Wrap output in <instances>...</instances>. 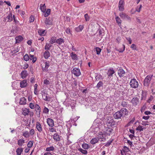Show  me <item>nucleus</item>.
Segmentation results:
<instances>
[{
    "mask_svg": "<svg viewBox=\"0 0 155 155\" xmlns=\"http://www.w3.org/2000/svg\"><path fill=\"white\" fill-rule=\"evenodd\" d=\"M128 111L126 108H122L120 110L116 112L113 115L114 118L115 119H121L123 115L124 116L128 115Z\"/></svg>",
    "mask_w": 155,
    "mask_h": 155,
    "instance_id": "1",
    "label": "nucleus"
},
{
    "mask_svg": "<svg viewBox=\"0 0 155 155\" xmlns=\"http://www.w3.org/2000/svg\"><path fill=\"white\" fill-rule=\"evenodd\" d=\"M44 64L42 66L43 72H48L49 68L50 66V62L49 61H45L44 62Z\"/></svg>",
    "mask_w": 155,
    "mask_h": 155,
    "instance_id": "2",
    "label": "nucleus"
},
{
    "mask_svg": "<svg viewBox=\"0 0 155 155\" xmlns=\"http://www.w3.org/2000/svg\"><path fill=\"white\" fill-rule=\"evenodd\" d=\"M130 85L131 87L134 89L137 88L139 87L138 82L135 78L131 80L130 82Z\"/></svg>",
    "mask_w": 155,
    "mask_h": 155,
    "instance_id": "3",
    "label": "nucleus"
},
{
    "mask_svg": "<svg viewBox=\"0 0 155 155\" xmlns=\"http://www.w3.org/2000/svg\"><path fill=\"white\" fill-rule=\"evenodd\" d=\"M106 123L108 126L115 127L116 125L114 120L110 117H108L106 120Z\"/></svg>",
    "mask_w": 155,
    "mask_h": 155,
    "instance_id": "4",
    "label": "nucleus"
},
{
    "mask_svg": "<svg viewBox=\"0 0 155 155\" xmlns=\"http://www.w3.org/2000/svg\"><path fill=\"white\" fill-rule=\"evenodd\" d=\"M152 76L147 75L145 78L144 81V85L145 86H148L151 79Z\"/></svg>",
    "mask_w": 155,
    "mask_h": 155,
    "instance_id": "5",
    "label": "nucleus"
},
{
    "mask_svg": "<svg viewBox=\"0 0 155 155\" xmlns=\"http://www.w3.org/2000/svg\"><path fill=\"white\" fill-rule=\"evenodd\" d=\"M119 16L120 18L123 19H126L128 21L131 20V18L128 15L123 12H121L119 13Z\"/></svg>",
    "mask_w": 155,
    "mask_h": 155,
    "instance_id": "6",
    "label": "nucleus"
},
{
    "mask_svg": "<svg viewBox=\"0 0 155 155\" xmlns=\"http://www.w3.org/2000/svg\"><path fill=\"white\" fill-rule=\"evenodd\" d=\"M71 73L77 77L79 76L81 74L80 69L76 68H74L71 71Z\"/></svg>",
    "mask_w": 155,
    "mask_h": 155,
    "instance_id": "7",
    "label": "nucleus"
},
{
    "mask_svg": "<svg viewBox=\"0 0 155 155\" xmlns=\"http://www.w3.org/2000/svg\"><path fill=\"white\" fill-rule=\"evenodd\" d=\"M124 0H120L118 4V8L119 11H123L124 10Z\"/></svg>",
    "mask_w": 155,
    "mask_h": 155,
    "instance_id": "8",
    "label": "nucleus"
},
{
    "mask_svg": "<svg viewBox=\"0 0 155 155\" xmlns=\"http://www.w3.org/2000/svg\"><path fill=\"white\" fill-rule=\"evenodd\" d=\"M130 151L129 148L126 146H124L123 149L120 150L121 155H126V153Z\"/></svg>",
    "mask_w": 155,
    "mask_h": 155,
    "instance_id": "9",
    "label": "nucleus"
},
{
    "mask_svg": "<svg viewBox=\"0 0 155 155\" xmlns=\"http://www.w3.org/2000/svg\"><path fill=\"white\" fill-rule=\"evenodd\" d=\"M47 122L48 125L50 127H52L54 126L53 120L51 118H48L47 120Z\"/></svg>",
    "mask_w": 155,
    "mask_h": 155,
    "instance_id": "10",
    "label": "nucleus"
},
{
    "mask_svg": "<svg viewBox=\"0 0 155 155\" xmlns=\"http://www.w3.org/2000/svg\"><path fill=\"white\" fill-rule=\"evenodd\" d=\"M36 127L37 129L39 132H41L42 131V126L39 122H36Z\"/></svg>",
    "mask_w": 155,
    "mask_h": 155,
    "instance_id": "11",
    "label": "nucleus"
},
{
    "mask_svg": "<svg viewBox=\"0 0 155 155\" xmlns=\"http://www.w3.org/2000/svg\"><path fill=\"white\" fill-rule=\"evenodd\" d=\"M45 23L46 25H52L53 19L51 18H50L49 17L48 18H47L45 21Z\"/></svg>",
    "mask_w": 155,
    "mask_h": 155,
    "instance_id": "12",
    "label": "nucleus"
},
{
    "mask_svg": "<svg viewBox=\"0 0 155 155\" xmlns=\"http://www.w3.org/2000/svg\"><path fill=\"white\" fill-rule=\"evenodd\" d=\"M5 20H7V22H11L13 20L12 14L10 12L9 15L5 18Z\"/></svg>",
    "mask_w": 155,
    "mask_h": 155,
    "instance_id": "13",
    "label": "nucleus"
},
{
    "mask_svg": "<svg viewBox=\"0 0 155 155\" xmlns=\"http://www.w3.org/2000/svg\"><path fill=\"white\" fill-rule=\"evenodd\" d=\"M131 102L133 106H135L139 103V99L137 97H134L132 99Z\"/></svg>",
    "mask_w": 155,
    "mask_h": 155,
    "instance_id": "14",
    "label": "nucleus"
},
{
    "mask_svg": "<svg viewBox=\"0 0 155 155\" xmlns=\"http://www.w3.org/2000/svg\"><path fill=\"white\" fill-rule=\"evenodd\" d=\"M22 111V114L25 116L28 115L30 113L29 109L26 108H23Z\"/></svg>",
    "mask_w": 155,
    "mask_h": 155,
    "instance_id": "15",
    "label": "nucleus"
},
{
    "mask_svg": "<svg viewBox=\"0 0 155 155\" xmlns=\"http://www.w3.org/2000/svg\"><path fill=\"white\" fill-rule=\"evenodd\" d=\"M23 39V37L21 35L17 36L15 38L16 43H19L21 42Z\"/></svg>",
    "mask_w": 155,
    "mask_h": 155,
    "instance_id": "16",
    "label": "nucleus"
},
{
    "mask_svg": "<svg viewBox=\"0 0 155 155\" xmlns=\"http://www.w3.org/2000/svg\"><path fill=\"white\" fill-rule=\"evenodd\" d=\"M27 85L26 80H23L21 81L20 83V86L21 88H23L26 87Z\"/></svg>",
    "mask_w": 155,
    "mask_h": 155,
    "instance_id": "17",
    "label": "nucleus"
},
{
    "mask_svg": "<svg viewBox=\"0 0 155 155\" xmlns=\"http://www.w3.org/2000/svg\"><path fill=\"white\" fill-rule=\"evenodd\" d=\"M118 73L120 77H123L125 74V72L122 68H120L118 70Z\"/></svg>",
    "mask_w": 155,
    "mask_h": 155,
    "instance_id": "18",
    "label": "nucleus"
},
{
    "mask_svg": "<svg viewBox=\"0 0 155 155\" xmlns=\"http://www.w3.org/2000/svg\"><path fill=\"white\" fill-rule=\"evenodd\" d=\"M50 54L49 52L48 51H46L43 54V56L45 59H48L50 57Z\"/></svg>",
    "mask_w": 155,
    "mask_h": 155,
    "instance_id": "19",
    "label": "nucleus"
},
{
    "mask_svg": "<svg viewBox=\"0 0 155 155\" xmlns=\"http://www.w3.org/2000/svg\"><path fill=\"white\" fill-rule=\"evenodd\" d=\"M95 78L96 80L97 81L102 80L103 78L101 75L97 73L95 74Z\"/></svg>",
    "mask_w": 155,
    "mask_h": 155,
    "instance_id": "20",
    "label": "nucleus"
},
{
    "mask_svg": "<svg viewBox=\"0 0 155 155\" xmlns=\"http://www.w3.org/2000/svg\"><path fill=\"white\" fill-rule=\"evenodd\" d=\"M99 140V139L98 138L95 137L93 138L91 140V143L92 144H94L97 143Z\"/></svg>",
    "mask_w": 155,
    "mask_h": 155,
    "instance_id": "21",
    "label": "nucleus"
},
{
    "mask_svg": "<svg viewBox=\"0 0 155 155\" xmlns=\"http://www.w3.org/2000/svg\"><path fill=\"white\" fill-rule=\"evenodd\" d=\"M27 75V71L26 70L22 71L21 74V77L23 79L25 78Z\"/></svg>",
    "mask_w": 155,
    "mask_h": 155,
    "instance_id": "22",
    "label": "nucleus"
},
{
    "mask_svg": "<svg viewBox=\"0 0 155 155\" xmlns=\"http://www.w3.org/2000/svg\"><path fill=\"white\" fill-rule=\"evenodd\" d=\"M115 20L116 21V22L118 24L120 27H121V23L122 22V21L120 19V18L118 16H116L115 17Z\"/></svg>",
    "mask_w": 155,
    "mask_h": 155,
    "instance_id": "23",
    "label": "nucleus"
},
{
    "mask_svg": "<svg viewBox=\"0 0 155 155\" xmlns=\"http://www.w3.org/2000/svg\"><path fill=\"white\" fill-rule=\"evenodd\" d=\"M72 136H71V135H67V143L69 145L72 143V142L71 141L72 140Z\"/></svg>",
    "mask_w": 155,
    "mask_h": 155,
    "instance_id": "24",
    "label": "nucleus"
},
{
    "mask_svg": "<svg viewBox=\"0 0 155 155\" xmlns=\"http://www.w3.org/2000/svg\"><path fill=\"white\" fill-rule=\"evenodd\" d=\"M84 28V26L83 25H80L78 27L75 28V30L77 32L81 31Z\"/></svg>",
    "mask_w": 155,
    "mask_h": 155,
    "instance_id": "25",
    "label": "nucleus"
},
{
    "mask_svg": "<svg viewBox=\"0 0 155 155\" xmlns=\"http://www.w3.org/2000/svg\"><path fill=\"white\" fill-rule=\"evenodd\" d=\"M26 99L24 97H22L20 98L19 103L21 105H25L26 104Z\"/></svg>",
    "mask_w": 155,
    "mask_h": 155,
    "instance_id": "26",
    "label": "nucleus"
},
{
    "mask_svg": "<svg viewBox=\"0 0 155 155\" xmlns=\"http://www.w3.org/2000/svg\"><path fill=\"white\" fill-rule=\"evenodd\" d=\"M40 9H41L42 12L45 13L46 11V7L45 5V4H41L40 6Z\"/></svg>",
    "mask_w": 155,
    "mask_h": 155,
    "instance_id": "27",
    "label": "nucleus"
},
{
    "mask_svg": "<svg viewBox=\"0 0 155 155\" xmlns=\"http://www.w3.org/2000/svg\"><path fill=\"white\" fill-rule=\"evenodd\" d=\"M142 97L141 99L142 100H145L147 97V92L146 91H142Z\"/></svg>",
    "mask_w": 155,
    "mask_h": 155,
    "instance_id": "28",
    "label": "nucleus"
},
{
    "mask_svg": "<svg viewBox=\"0 0 155 155\" xmlns=\"http://www.w3.org/2000/svg\"><path fill=\"white\" fill-rule=\"evenodd\" d=\"M38 33L41 36H43L45 35L46 33L45 30L42 29L39 30L38 31Z\"/></svg>",
    "mask_w": 155,
    "mask_h": 155,
    "instance_id": "29",
    "label": "nucleus"
},
{
    "mask_svg": "<svg viewBox=\"0 0 155 155\" xmlns=\"http://www.w3.org/2000/svg\"><path fill=\"white\" fill-rule=\"evenodd\" d=\"M23 148L22 147L18 148L16 149V152L17 155H21L22 152L23 151Z\"/></svg>",
    "mask_w": 155,
    "mask_h": 155,
    "instance_id": "30",
    "label": "nucleus"
},
{
    "mask_svg": "<svg viewBox=\"0 0 155 155\" xmlns=\"http://www.w3.org/2000/svg\"><path fill=\"white\" fill-rule=\"evenodd\" d=\"M42 95L43 99L45 101H48L49 100V97L47 96V94L45 93V92H42Z\"/></svg>",
    "mask_w": 155,
    "mask_h": 155,
    "instance_id": "31",
    "label": "nucleus"
},
{
    "mask_svg": "<svg viewBox=\"0 0 155 155\" xmlns=\"http://www.w3.org/2000/svg\"><path fill=\"white\" fill-rule=\"evenodd\" d=\"M53 139L56 141H59L60 140V138L59 136L57 134H54L53 135Z\"/></svg>",
    "mask_w": 155,
    "mask_h": 155,
    "instance_id": "32",
    "label": "nucleus"
},
{
    "mask_svg": "<svg viewBox=\"0 0 155 155\" xmlns=\"http://www.w3.org/2000/svg\"><path fill=\"white\" fill-rule=\"evenodd\" d=\"M56 43L59 45H61L64 43V40L62 38H59L57 39L56 41Z\"/></svg>",
    "mask_w": 155,
    "mask_h": 155,
    "instance_id": "33",
    "label": "nucleus"
},
{
    "mask_svg": "<svg viewBox=\"0 0 155 155\" xmlns=\"http://www.w3.org/2000/svg\"><path fill=\"white\" fill-rule=\"evenodd\" d=\"M25 143L24 140L22 139H19L18 141V144L20 147H21Z\"/></svg>",
    "mask_w": 155,
    "mask_h": 155,
    "instance_id": "34",
    "label": "nucleus"
},
{
    "mask_svg": "<svg viewBox=\"0 0 155 155\" xmlns=\"http://www.w3.org/2000/svg\"><path fill=\"white\" fill-rule=\"evenodd\" d=\"M114 73L115 72L114 70L110 69L108 70L107 74L109 77L112 76L113 74H114Z\"/></svg>",
    "mask_w": 155,
    "mask_h": 155,
    "instance_id": "35",
    "label": "nucleus"
},
{
    "mask_svg": "<svg viewBox=\"0 0 155 155\" xmlns=\"http://www.w3.org/2000/svg\"><path fill=\"white\" fill-rule=\"evenodd\" d=\"M98 33L99 35H97V36H99V38H98L97 40L100 41L102 38V36L103 35H102L103 32L101 30H99L98 31Z\"/></svg>",
    "mask_w": 155,
    "mask_h": 155,
    "instance_id": "36",
    "label": "nucleus"
},
{
    "mask_svg": "<svg viewBox=\"0 0 155 155\" xmlns=\"http://www.w3.org/2000/svg\"><path fill=\"white\" fill-rule=\"evenodd\" d=\"M22 135L25 138H28L30 136L29 132L27 130L25 131L23 133Z\"/></svg>",
    "mask_w": 155,
    "mask_h": 155,
    "instance_id": "37",
    "label": "nucleus"
},
{
    "mask_svg": "<svg viewBox=\"0 0 155 155\" xmlns=\"http://www.w3.org/2000/svg\"><path fill=\"white\" fill-rule=\"evenodd\" d=\"M90 146L86 143H84L82 145V147L85 150H87L90 148Z\"/></svg>",
    "mask_w": 155,
    "mask_h": 155,
    "instance_id": "38",
    "label": "nucleus"
},
{
    "mask_svg": "<svg viewBox=\"0 0 155 155\" xmlns=\"http://www.w3.org/2000/svg\"><path fill=\"white\" fill-rule=\"evenodd\" d=\"M113 129L111 128H108L106 130V134H107V135H110L112 133Z\"/></svg>",
    "mask_w": 155,
    "mask_h": 155,
    "instance_id": "39",
    "label": "nucleus"
},
{
    "mask_svg": "<svg viewBox=\"0 0 155 155\" xmlns=\"http://www.w3.org/2000/svg\"><path fill=\"white\" fill-rule=\"evenodd\" d=\"M71 58L73 60H77L78 59L77 56L76 54H74L73 52L71 53Z\"/></svg>",
    "mask_w": 155,
    "mask_h": 155,
    "instance_id": "40",
    "label": "nucleus"
},
{
    "mask_svg": "<svg viewBox=\"0 0 155 155\" xmlns=\"http://www.w3.org/2000/svg\"><path fill=\"white\" fill-rule=\"evenodd\" d=\"M50 12L51 9L49 8L48 9L46 10V12L44 14V16L45 17L48 16L50 14Z\"/></svg>",
    "mask_w": 155,
    "mask_h": 155,
    "instance_id": "41",
    "label": "nucleus"
},
{
    "mask_svg": "<svg viewBox=\"0 0 155 155\" xmlns=\"http://www.w3.org/2000/svg\"><path fill=\"white\" fill-rule=\"evenodd\" d=\"M54 150V148L53 146H51L49 147H48L46 149V151L48 152H49L51 151H53Z\"/></svg>",
    "mask_w": 155,
    "mask_h": 155,
    "instance_id": "42",
    "label": "nucleus"
},
{
    "mask_svg": "<svg viewBox=\"0 0 155 155\" xmlns=\"http://www.w3.org/2000/svg\"><path fill=\"white\" fill-rule=\"evenodd\" d=\"M56 38L55 37H52L51 38L50 41V42L51 44H53L55 42H56Z\"/></svg>",
    "mask_w": 155,
    "mask_h": 155,
    "instance_id": "43",
    "label": "nucleus"
},
{
    "mask_svg": "<svg viewBox=\"0 0 155 155\" xmlns=\"http://www.w3.org/2000/svg\"><path fill=\"white\" fill-rule=\"evenodd\" d=\"M78 150L81 152L83 154L85 155L87 154V150H83L81 148H79V149H78Z\"/></svg>",
    "mask_w": 155,
    "mask_h": 155,
    "instance_id": "44",
    "label": "nucleus"
},
{
    "mask_svg": "<svg viewBox=\"0 0 155 155\" xmlns=\"http://www.w3.org/2000/svg\"><path fill=\"white\" fill-rule=\"evenodd\" d=\"M121 104L123 107H127L128 106L127 102L124 101H122Z\"/></svg>",
    "mask_w": 155,
    "mask_h": 155,
    "instance_id": "45",
    "label": "nucleus"
},
{
    "mask_svg": "<svg viewBox=\"0 0 155 155\" xmlns=\"http://www.w3.org/2000/svg\"><path fill=\"white\" fill-rule=\"evenodd\" d=\"M51 45L50 44L46 43L45 47V50L48 51L50 49V47H51Z\"/></svg>",
    "mask_w": 155,
    "mask_h": 155,
    "instance_id": "46",
    "label": "nucleus"
},
{
    "mask_svg": "<svg viewBox=\"0 0 155 155\" xmlns=\"http://www.w3.org/2000/svg\"><path fill=\"white\" fill-rule=\"evenodd\" d=\"M34 141H30L27 144V146L28 148H31L32 147Z\"/></svg>",
    "mask_w": 155,
    "mask_h": 155,
    "instance_id": "47",
    "label": "nucleus"
},
{
    "mask_svg": "<svg viewBox=\"0 0 155 155\" xmlns=\"http://www.w3.org/2000/svg\"><path fill=\"white\" fill-rule=\"evenodd\" d=\"M104 135L105 136V135L104 134H102L101 133L100 134H99L98 136V138L99 139H105V137H104Z\"/></svg>",
    "mask_w": 155,
    "mask_h": 155,
    "instance_id": "48",
    "label": "nucleus"
},
{
    "mask_svg": "<svg viewBox=\"0 0 155 155\" xmlns=\"http://www.w3.org/2000/svg\"><path fill=\"white\" fill-rule=\"evenodd\" d=\"M85 20L86 21H89L90 19V17L87 14H86L84 15Z\"/></svg>",
    "mask_w": 155,
    "mask_h": 155,
    "instance_id": "49",
    "label": "nucleus"
},
{
    "mask_svg": "<svg viewBox=\"0 0 155 155\" xmlns=\"http://www.w3.org/2000/svg\"><path fill=\"white\" fill-rule=\"evenodd\" d=\"M144 128L140 125H139L136 129L137 130L141 131L143 130Z\"/></svg>",
    "mask_w": 155,
    "mask_h": 155,
    "instance_id": "50",
    "label": "nucleus"
},
{
    "mask_svg": "<svg viewBox=\"0 0 155 155\" xmlns=\"http://www.w3.org/2000/svg\"><path fill=\"white\" fill-rule=\"evenodd\" d=\"M96 50L97 52V54L99 55L100 54V53L101 51V49L99 47H96Z\"/></svg>",
    "mask_w": 155,
    "mask_h": 155,
    "instance_id": "51",
    "label": "nucleus"
},
{
    "mask_svg": "<svg viewBox=\"0 0 155 155\" xmlns=\"http://www.w3.org/2000/svg\"><path fill=\"white\" fill-rule=\"evenodd\" d=\"M49 109L47 107H45L44 108L43 112L45 114H48L49 113Z\"/></svg>",
    "mask_w": 155,
    "mask_h": 155,
    "instance_id": "52",
    "label": "nucleus"
},
{
    "mask_svg": "<svg viewBox=\"0 0 155 155\" xmlns=\"http://www.w3.org/2000/svg\"><path fill=\"white\" fill-rule=\"evenodd\" d=\"M24 60L26 61H28L29 60V57L28 55L27 54H25L24 57Z\"/></svg>",
    "mask_w": 155,
    "mask_h": 155,
    "instance_id": "53",
    "label": "nucleus"
},
{
    "mask_svg": "<svg viewBox=\"0 0 155 155\" xmlns=\"http://www.w3.org/2000/svg\"><path fill=\"white\" fill-rule=\"evenodd\" d=\"M103 83L101 81H100L97 84L96 87L97 88H99L101 87H102L103 86Z\"/></svg>",
    "mask_w": 155,
    "mask_h": 155,
    "instance_id": "54",
    "label": "nucleus"
},
{
    "mask_svg": "<svg viewBox=\"0 0 155 155\" xmlns=\"http://www.w3.org/2000/svg\"><path fill=\"white\" fill-rule=\"evenodd\" d=\"M35 110L36 111L41 110L39 106L37 104H35Z\"/></svg>",
    "mask_w": 155,
    "mask_h": 155,
    "instance_id": "55",
    "label": "nucleus"
},
{
    "mask_svg": "<svg viewBox=\"0 0 155 155\" xmlns=\"http://www.w3.org/2000/svg\"><path fill=\"white\" fill-rule=\"evenodd\" d=\"M35 19V18L34 16L32 15H31L29 18V21L30 22H33Z\"/></svg>",
    "mask_w": 155,
    "mask_h": 155,
    "instance_id": "56",
    "label": "nucleus"
},
{
    "mask_svg": "<svg viewBox=\"0 0 155 155\" xmlns=\"http://www.w3.org/2000/svg\"><path fill=\"white\" fill-rule=\"evenodd\" d=\"M65 31L68 34L71 35H72L70 28H66Z\"/></svg>",
    "mask_w": 155,
    "mask_h": 155,
    "instance_id": "57",
    "label": "nucleus"
},
{
    "mask_svg": "<svg viewBox=\"0 0 155 155\" xmlns=\"http://www.w3.org/2000/svg\"><path fill=\"white\" fill-rule=\"evenodd\" d=\"M35 132L34 130L33 129H31L30 130L29 133L30 135H33L35 134Z\"/></svg>",
    "mask_w": 155,
    "mask_h": 155,
    "instance_id": "58",
    "label": "nucleus"
},
{
    "mask_svg": "<svg viewBox=\"0 0 155 155\" xmlns=\"http://www.w3.org/2000/svg\"><path fill=\"white\" fill-rule=\"evenodd\" d=\"M142 8V5H140L139 7H138L137 6L136 8V11L139 12H140L141 9Z\"/></svg>",
    "mask_w": 155,
    "mask_h": 155,
    "instance_id": "59",
    "label": "nucleus"
},
{
    "mask_svg": "<svg viewBox=\"0 0 155 155\" xmlns=\"http://www.w3.org/2000/svg\"><path fill=\"white\" fill-rule=\"evenodd\" d=\"M123 49H119L118 50V51L120 53L123 52L125 50V46L124 45H123Z\"/></svg>",
    "mask_w": 155,
    "mask_h": 155,
    "instance_id": "60",
    "label": "nucleus"
},
{
    "mask_svg": "<svg viewBox=\"0 0 155 155\" xmlns=\"http://www.w3.org/2000/svg\"><path fill=\"white\" fill-rule=\"evenodd\" d=\"M29 106L31 109H34L35 108V105L33 103H31L29 104Z\"/></svg>",
    "mask_w": 155,
    "mask_h": 155,
    "instance_id": "61",
    "label": "nucleus"
},
{
    "mask_svg": "<svg viewBox=\"0 0 155 155\" xmlns=\"http://www.w3.org/2000/svg\"><path fill=\"white\" fill-rule=\"evenodd\" d=\"M112 142V140L108 141L107 143L105 144V146L106 147H108L109 146L111 143Z\"/></svg>",
    "mask_w": 155,
    "mask_h": 155,
    "instance_id": "62",
    "label": "nucleus"
},
{
    "mask_svg": "<svg viewBox=\"0 0 155 155\" xmlns=\"http://www.w3.org/2000/svg\"><path fill=\"white\" fill-rule=\"evenodd\" d=\"M153 98V97L151 95L150 97L147 100V102L148 103H150L152 101Z\"/></svg>",
    "mask_w": 155,
    "mask_h": 155,
    "instance_id": "63",
    "label": "nucleus"
},
{
    "mask_svg": "<svg viewBox=\"0 0 155 155\" xmlns=\"http://www.w3.org/2000/svg\"><path fill=\"white\" fill-rule=\"evenodd\" d=\"M131 48L133 50H136V46L135 44H133L132 45Z\"/></svg>",
    "mask_w": 155,
    "mask_h": 155,
    "instance_id": "64",
    "label": "nucleus"
}]
</instances>
